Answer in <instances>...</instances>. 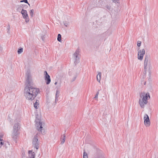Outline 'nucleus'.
<instances>
[{"label": "nucleus", "instance_id": "nucleus-1", "mask_svg": "<svg viewBox=\"0 0 158 158\" xmlns=\"http://www.w3.org/2000/svg\"><path fill=\"white\" fill-rule=\"evenodd\" d=\"M39 91L37 88L27 85L24 89V96L27 100L32 101L36 97Z\"/></svg>", "mask_w": 158, "mask_h": 158}, {"label": "nucleus", "instance_id": "nucleus-2", "mask_svg": "<svg viewBox=\"0 0 158 158\" xmlns=\"http://www.w3.org/2000/svg\"><path fill=\"white\" fill-rule=\"evenodd\" d=\"M35 122L36 129L42 134H45L46 133L45 123L41 119L40 114L36 115Z\"/></svg>", "mask_w": 158, "mask_h": 158}, {"label": "nucleus", "instance_id": "nucleus-3", "mask_svg": "<svg viewBox=\"0 0 158 158\" xmlns=\"http://www.w3.org/2000/svg\"><path fill=\"white\" fill-rule=\"evenodd\" d=\"M143 65V73L145 75L147 74L148 76L150 77L151 73V69L152 67L151 60L148 56H146L144 58Z\"/></svg>", "mask_w": 158, "mask_h": 158}, {"label": "nucleus", "instance_id": "nucleus-4", "mask_svg": "<svg viewBox=\"0 0 158 158\" xmlns=\"http://www.w3.org/2000/svg\"><path fill=\"white\" fill-rule=\"evenodd\" d=\"M148 98H150L149 94L148 92H143L140 94L139 103L141 108H143L145 105L147 104Z\"/></svg>", "mask_w": 158, "mask_h": 158}, {"label": "nucleus", "instance_id": "nucleus-5", "mask_svg": "<svg viewBox=\"0 0 158 158\" xmlns=\"http://www.w3.org/2000/svg\"><path fill=\"white\" fill-rule=\"evenodd\" d=\"M20 128L19 122H15L14 125L12 132V136L14 139L19 134V131Z\"/></svg>", "mask_w": 158, "mask_h": 158}, {"label": "nucleus", "instance_id": "nucleus-6", "mask_svg": "<svg viewBox=\"0 0 158 158\" xmlns=\"http://www.w3.org/2000/svg\"><path fill=\"white\" fill-rule=\"evenodd\" d=\"M80 51L77 49L73 55V60L75 64H77L79 62L80 55Z\"/></svg>", "mask_w": 158, "mask_h": 158}, {"label": "nucleus", "instance_id": "nucleus-7", "mask_svg": "<svg viewBox=\"0 0 158 158\" xmlns=\"http://www.w3.org/2000/svg\"><path fill=\"white\" fill-rule=\"evenodd\" d=\"M144 124L146 127H149L151 125V121L148 114H145L143 118Z\"/></svg>", "mask_w": 158, "mask_h": 158}, {"label": "nucleus", "instance_id": "nucleus-8", "mask_svg": "<svg viewBox=\"0 0 158 158\" xmlns=\"http://www.w3.org/2000/svg\"><path fill=\"white\" fill-rule=\"evenodd\" d=\"M22 15L23 19L26 23H28L29 22V19L27 10H22L20 12Z\"/></svg>", "mask_w": 158, "mask_h": 158}, {"label": "nucleus", "instance_id": "nucleus-9", "mask_svg": "<svg viewBox=\"0 0 158 158\" xmlns=\"http://www.w3.org/2000/svg\"><path fill=\"white\" fill-rule=\"evenodd\" d=\"M145 53V51L144 49H142L139 50L138 52L137 58L140 60H142L143 59L144 55Z\"/></svg>", "mask_w": 158, "mask_h": 158}, {"label": "nucleus", "instance_id": "nucleus-10", "mask_svg": "<svg viewBox=\"0 0 158 158\" xmlns=\"http://www.w3.org/2000/svg\"><path fill=\"white\" fill-rule=\"evenodd\" d=\"M38 135L36 134L34 136L33 140V144L35 146V148L37 149L38 148L39 141L38 139Z\"/></svg>", "mask_w": 158, "mask_h": 158}, {"label": "nucleus", "instance_id": "nucleus-11", "mask_svg": "<svg viewBox=\"0 0 158 158\" xmlns=\"http://www.w3.org/2000/svg\"><path fill=\"white\" fill-rule=\"evenodd\" d=\"M44 79L45 81H46V83L47 84H49L51 82V79L50 76L48 74L47 72L45 71L44 72Z\"/></svg>", "mask_w": 158, "mask_h": 158}, {"label": "nucleus", "instance_id": "nucleus-12", "mask_svg": "<svg viewBox=\"0 0 158 158\" xmlns=\"http://www.w3.org/2000/svg\"><path fill=\"white\" fill-rule=\"evenodd\" d=\"M35 153L32 151H29L28 152V156L27 158H35Z\"/></svg>", "mask_w": 158, "mask_h": 158}, {"label": "nucleus", "instance_id": "nucleus-13", "mask_svg": "<svg viewBox=\"0 0 158 158\" xmlns=\"http://www.w3.org/2000/svg\"><path fill=\"white\" fill-rule=\"evenodd\" d=\"M32 82V79L31 75L30 74L27 75V78L26 80V83L29 85Z\"/></svg>", "mask_w": 158, "mask_h": 158}, {"label": "nucleus", "instance_id": "nucleus-14", "mask_svg": "<svg viewBox=\"0 0 158 158\" xmlns=\"http://www.w3.org/2000/svg\"><path fill=\"white\" fill-rule=\"evenodd\" d=\"M3 136V135L2 134H0V148H1L2 146L4 145V141L2 139Z\"/></svg>", "mask_w": 158, "mask_h": 158}, {"label": "nucleus", "instance_id": "nucleus-15", "mask_svg": "<svg viewBox=\"0 0 158 158\" xmlns=\"http://www.w3.org/2000/svg\"><path fill=\"white\" fill-rule=\"evenodd\" d=\"M16 10L17 11L19 12H21L22 10H24L22 6L20 5H18L16 6Z\"/></svg>", "mask_w": 158, "mask_h": 158}, {"label": "nucleus", "instance_id": "nucleus-16", "mask_svg": "<svg viewBox=\"0 0 158 158\" xmlns=\"http://www.w3.org/2000/svg\"><path fill=\"white\" fill-rule=\"evenodd\" d=\"M55 85H56V89L59 90L61 86V83L60 81H56L54 83Z\"/></svg>", "mask_w": 158, "mask_h": 158}, {"label": "nucleus", "instance_id": "nucleus-17", "mask_svg": "<svg viewBox=\"0 0 158 158\" xmlns=\"http://www.w3.org/2000/svg\"><path fill=\"white\" fill-rule=\"evenodd\" d=\"M39 101L38 100H36L35 103L34 104V107L36 109H38L39 107Z\"/></svg>", "mask_w": 158, "mask_h": 158}, {"label": "nucleus", "instance_id": "nucleus-18", "mask_svg": "<svg viewBox=\"0 0 158 158\" xmlns=\"http://www.w3.org/2000/svg\"><path fill=\"white\" fill-rule=\"evenodd\" d=\"M101 73L100 72H99L97 76V79L99 83L100 82L101 80Z\"/></svg>", "mask_w": 158, "mask_h": 158}, {"label": "nucleus", "instance_id": "nucleus-19", "mask_svg": "<svg viewBox=\"0 0 158 158\" xmlns=\"http://www.w3.org/2000/svg\"><path fill=\"white\" fill-rule=\"evenodd\" d=\"M60 93V91L59 90L56 89V98H57L59 96Z\"/></svg>", "mask_w": 158, "mask_h": 158}, {"label": "nucleus", "instance_id": "nucleus-20", "mask_svg": "<svg viewBox=\"0 0 158 158\" xmlns=\"http://www.w3.org/2000/svg\"><path fill=\"white\" fill-rule=\"evenodd\" d=\"M65 139V135H63V138H62V139L61 140V144H63L64 143Z\"/></svg>", "mask_w": 158, "mask_h": 158}, {"label": "nucleus", "instance_id": "nucleus-21", "mask_svg": "<svg viewBox=\"0 0 158 158\" xmlns=\"http://www.w3.org/2000/svg\"><path fill=\"white\" fill-rule=\"evenodd\" d=\"M23 52V48H20L18 50V54H20L22 53Z\"/></svg>", "mask_w": 158, "mask_h": 158}, {"label": "nucleus", "instance_id": "nucleus-22", "mask_svg": "<svg viewBox=\"0 0 158 158\" xmlns=\"http://www.w3.org/2000/svg\"><path fill=\"white\" fill-rule=\"evenodd\" d=\"M57 40L60 42H61V35L60 34H58V35Z\"/></svg>", "mask_w": 158, "mask_h": 158}, {"label": "nucleus", "instance_id": "nucleus-23", "mask_svg": "<svg viewBox=\"0 0 158 158\" xmlns=\"http://www.w3.org/2000/svg\"><path fill=\"white\" fill-rule=\"evenodd\" d=\"M34 10L33 9H32L30 10V16L32 17L34 15Z\"/></svg>", "mask_w": 158, "mask_h": 158}, {"label": "nucleus", "instance_id": "nucleus-24", "mask_svg": "<svg viewBox=\"0 0 158 158\" xmlns=\"http://www.w3.org/2000/svg\"><path fill=\"white\" fill-rule=\"evenodd\" d=\"M46 33L42 34L41 36V38L42 40L44 41L46 37Z\"/></svg>", "mask_w": 158, "mask_h": 158}, {"label": "nucleus", "instance_id": "nucleus-25", "mask_svg": "<svg viewBox=\"0 0 158 158\" xmlns=\"http://www.w3.org/2000/svg\"><path fill=\"white\" fill-rule=\"evenodd\" d=\"M106 7L108 10H110L112 9V7L111 5H107Z\"/></svg>", "mask_w": 158, "mask_h": 158}, {"label": "nucleus", "instance_id": "nucleus-26", "mask_svg": "<svg viewBox=\"0 0 158 158\" xmlns=\"http://www.w3.org/2000/svg\"><path fill=\"white\" fill-rule=\"evenodd\" d=\"M64 24L66 27H67L69 24V22L68 21H65L64 22Z\"/></svg>", "mask_w": 158, "mask_h": 158}, {"label": "nucleus", "instance_id": "nucleus-27", "mask_svg": "<svg viewBox=\"0 0 158 158\" xmlns=\"http://www.w3.org/2000/svg\"><path fill=\"white\" fill-rule=\"evenodd\" d=\"M83 158H88L87 154L85 152H84L83 153Z\"/></svg>", "mask_w": 158, "mask_h": 158}, {"label": "nucleus", "instance_id": "nucleus-28", "mask_svg": "<svg viewBox=\"0 0 158 158\" xmlns=\"http://www.w3.org/2000/svg\"><path fill=\"white\" fill-rule=\"evenodd\" d=\"M113 2H114V3H119V0H111Z\"/></svg>", "mask_w": 158, "mask_h": 158}, {"label": "nucleus", "instance_id": "nucleus-29", "mask_svg": "<svg viewBox=\"0 0 158 158\" xmlns=\"http://www.w3.org/2000/svg\"><path fill=\"white\" fill-rule=\"evenodd\" d=\"M141 41H138L137 42V44L138 47H140L141 46Z\"/></svg>", "mask_w": 158, "mask_h": 158}, {"label": "nucleus", "instance_id": "nucleus-30", "mask_svg": "<svg viewBox=\"0 0 158 158\" xmlns=\"http://www.w3.org/2000/svg\"><path fill=\"white\" fill-rule=\"evenodd\" d=\"M98 94H99V92H98L96 94L95 97H94V98L95 99L97 100H98Z\"/></svg>", "mask_w": 158, "mask_h": 158}, {"label": "nucleus", "instance_id": "nucleus-31", "mask_svg": "<svg viewBox=\"0 0 158 158\" xmlns=\"http://www.w3.org/2000/svg\"><path fill=\"white\" fill-rule=\"evenodd\" d=\"M24 2L28 4L29 5V4L28 3L27 0H23V1H21L20 2Z\"/></svg>", "mask_w": 158, "mask_h": 158}, {"label": "nucleus", "instance_id": "nucleus-32", "mask_svg": "<svg viewBox=\"0 0 158 158\" xmlns=\"http://www.w3.org/2000/svg\"><path fill=\"white\" fill-rule=\"evenodd\" d=\"M2 47H1L0 46V52H1L2 51Z\"/></svg>", "mask_w": 158, "mask_h": 158}, {"label": "nucleus", "instance_id": "nucleus-33", "mask_svg": "<svg viewBox=\"0 0 158 158\" xmlns=\"http://www.w3.org/2000/svg\"><path fill=\"white\" fill-rule=\"evenodd\" d=\"M71 73V72H70L69 73V75H70V76L72 75V73H73L72 72V73Z\"/></svg>", "mask_w": 158, "mask_h": 158}]
</instances>
